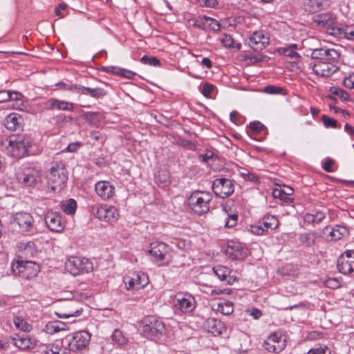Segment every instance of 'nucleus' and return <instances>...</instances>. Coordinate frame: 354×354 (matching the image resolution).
Wrapping results in <instances>:
<instances>
[{"instance_id":"13d9d810","label":"nucleus","mask_w":354,"mask_h":354,"mask_svg":"<svg viewBox=\"0 0 354 354\" xmlns=\"http://www.w3.org/2000/svg\"><path fill=\"white\" fill-rule=\"evenodd\" d=\"M307 354H330L329 349L325 346L324 348L319 347L310 349Z\"/></svg>"},{"instance_id":"4d7b16f0","label":"nucleus","mask_w":354,"mask_h":354,"mask_svg":"<svg viewBox=\"0 0 354 354\" xmlns=\"http://www.w3.org/2000/svg\"><path fill=\"white\" fill-rule=\"evenodd\" d=\"M267 94L283 95V88L275 85L267 86Z\"/></svg>"},{"instance_id":"b1692460","label":"nucleus","mask_w":354,"mask_h":354,"mask_svg":"<svg viewBox=\"0 0 354 354\" xmlns=\"http://www.w3.org/2000/svg\"><path fill=\"white\" fill-rule=\"evenodd\" d=\"M249 46L255 52H261L266 48V38L263 32H254L249 38Z\"/></svg>"},{"instance_id":"a211bd4d","label":"nucleus","mask_w":354,"mask_h":354,"mask_svg":"<svg viewBox=\"0 0 354 354\" xmlns=\"http://www.w3.org/2000/svg\"><path fill=\"white\" fill-rule=\"evenodd\" d=\"M336 62L330 60L318 61L313 64V71L315 74L322 77L330 76L338 69L335 65Z\"/></svg>"},{"instance_id":"2eb2a0df","label":"nucleus","mask_w":354,"mask_h":354,"mask_svg":"<svg viewBox=\"0 0 354 354\" xmlns=\"http://www.w3.org/2000/svg\"><path fill=\"white\" fill-rule=\"evenodd\" d=\"M286 347V341L281 331H276L267 337V351L278 353Z\"/></svg>"},{"instance_id":"412c9836","label":"nucleus","mask_w":354,"mask_h":354,"mask_svg":"<svg viewBox=\"0 0 354 354\" xmlns=\"http://www.w3.org/2000/svg\"><path fill=\"white\" fill-rule=\"evenodd\" d=\"M14 223H17L21 231L28 232L33 226V218L27 212H18L15 215Z\"/></svg>"},{"instance_id":"c85d7f7f","label":"nucleus","mask_w":354,"mask_h":354,"mask_svg":"<svg viewBox=\"0 0 354 354\" xmlns=\"http://www.w3.org/2000/svg\"><path fill=\"white\" fill-rule=\"evenodd\" d=\"M330 34L339 38L354 40V26L332 27Z\"/></svg>"},{"instance_id":"052dcab7","label":"nucleus","mask_w":354,"mask_h":354,"mask_svg":"<svg viewBox=\"0 0 354 354\" xmlns=\"http://www.w3.org/2000/svg\"><path fill=\"white\" fill-rule=\"evenodd\" d=\"M343 84L346 88L354 89V77L353 74L345 77L344 79Z\"/></svg>"},{"instance_id":"7ed1b4c3","label":"nucleus","mask_w":354,"mask_h":354,"mask_svg":"<svg viewBox=\"0 0 354 354\" xmlns=\"http://www.w3.org/2000/svg\"><path fill=\"white\" fill-rule=\"evenodd\" d=\"M153 262L158 266H166L172 261L170 247L162 242H153L149 245L148 251Z\"/></svg>"},{"instance_id":"58836bf2","label":"nucleus","mask_w":354,"mask_h":354,"mask_svg":"<svg viewBox=\"0 0 354 354\" xmlns=\"http://www.w3.org/2000/svg\"><path fill=\"white\" fill-rule=\"evenodd\" d=\"M212 308L225 315H229L234 311L233 304L230 301L216 302L212 305Z\"/></svg>"},{"instance_id":"dca6fc26","label":"nucleus","mask_w":354,"mask_h":354,"mask_svg":"<svg viewBox=\"0 0 354 354\" xmlns=\"http://www.w3.org/2000/svg\"><path fill=\"white\" fill-rule=\"evenodd\" d=\"M8 343L12 344L19 350L32 349L36 346V341L28 335H15L8 338Z\"/></svg>"},{"instance_id":"7c9ffc66","label":"nucleus","mask_w":354,"mask_h":354,"mask_svg":"<svg viewBox=\"0 0 354 354\" xmlns=\"http://www.w3.org/2000/svg\"><path fill=\"white\" fill-rule=\"evenodd\" d=\"M329 231L328 239L330 241H338L348 234V229L340 225H337L334 227H330L326 226L325 227L326 231Z\"/></svg>"},{"instance_id":"9b49d317","label":"nucleus","mask_w":354,"mask_h":354,"mask_svg":"<svg viewBox=\"0 0 354 354\" xmlns=\"http://www.w3.org/2000/svg\"><path fill=\"white\" fill-rule=\"evenodd\" d=\"M93 212L98 219L106 222H115L119 217L118 210L112 205H97L93 207Z\"/></svg>"},{"instance_id":"09e8293b","label":"nucleus","mask_w":354,"mask_h":354,"mask_svg":"<svg viewBox=\"0 0 354 354\" xmlns=\"http://www.w3.org/2000/svg\"><path fill=\"white\" fill-rule=\"evenodd\" d=\"M221 41L226 48L236 47L234 40L230 35H223L222 37L221 38Z\"/></svg>"},{"instance_id":"4468645a","label":"nucleus","mask_w":354,"mask_h":354,"mask_svg":"<svg viewBox=\"0 0 354 354\" xmlns=\"http://www.w3.org/2000/svg\"><path fill=\"white\" fill-rule=\"evenodd\" d=\"M337 267L338 270L344 274L353 272L354 271V251L348 250L339 256Z\"/></svg>"},{"instance_id":"aec40b11","label":"nucleus","mask_w":354,"mask_h":354,"mask_svg":"<svg viewBox=\"0 0 354 354\" xmlns=\"http://www.w3.org/2000/svg\"><path fill=\"white\" fill-rule=\"evenodd\" d=\"M204 327L208 333L214 336L223 334L226 330L225 325L223 322L214 317H209L204 322Z\"/></svg>"},{"instance_id":"ea45409f","label":"nucleus","mask_w":354,"mask_h":354,"mask_svg":"<svg viewBox=\"0 0 354 354\" xmlns=\"http://www.w3.org/2000/svg\"><path fill=\"white\" fill-rule=\"evenodd\" d=\"M46 330L48 333L54 334L62 330H65L66 324L62 322H50L46 324Z\"/></svg>"},{"instance_id":"37998d69","label":"nucleus","mask_w":354,"mask_h":354,"mask_svg":"<svg viewBox=\"0 0 354 354\" xmlns=\"http://www.w3.org/2000/svg\"><path fill=\"white\" fill-rule=\"evenodd\" d=\"M112 340L117 344L122 346L127 344V339L124 336L122 332L118 329H115L111 335Z\"/></svg>"},{"instance_id":"de8ad7c7","label":"nucleus","mask_w":354,"mask_h":354,"mask_svg":"<svg viewBox=\"0 0 354 354\" xmlns=\"http://www.w3.org/2000/svg\"><path fill=\"white\" fill-rule=\"evenodd\" d=\"M141 62L144 64H147L153 66H160V62L156 57H148L147 55H144L141 59Z\"/></svg>"},{"instance_id":"bb28decb","label":"nucleus","mask_w":354,"mask_h":354,"mask_svg":"<svg viewBox=\"0 0 354 354\" xmlns=\"http://www.w3.org/2000/svg\"><path fill=\"white\" fill-rule=\"evenodd\" d=\"M318 234L315 231H309L299 233L298 235V241L300 246L305 248H311L317 242Z\"/></svg>"},{"instance_id":"6ab92c4d","label":"nucleus","mask_w":354,"mask_h":354,"mask_svg":"<svg viewBox=\"0 0 354 354\" xmlns=\"http://www.w3.org/2000/svg\"><path fill=\"white\" fill-rule=\"evenodd\" d=\"M95 190L97 195L103 201H108L115 195V187L109 182L100 180L95 183Z\"/></svg>"},{"instance_id":"69168bd1","label":"nucleus","mask_w":354,"mask_h":354,"mask_svg":"<svg viewBox=\"0 0 354 354\" xmlns=\"http://www.w3.org/2000/svg\"><path fill=\"white\" fill-rule=\"evenodd\" d=\"M232 292V290L230 288H224V289H212L211 290V295H216L219 294H227L230 295Z\"/></svg>"},{"instance_id":"79ce46f5","label":"nucleus","mask_w":354,"mask_h":354,"mask_svg":"<svg viewBox=\"0 0 354 354\" xmlns=\"http://www.w3.org/2000/svg\"><path fill=\"white\" fill-rule=\"evenodd\" d=\"M77 208V203L74 199H69L62 205V209L67 214H73Z\"/></svg>"},{"instance_id":"a18cd8bd","label":"nucleus","mask_w":354,"mask_h":354,"mask_svg":"<svg viewBox=\"0 0 354 354\" xmlns=\"http://www.w3.org/2000/svg\"><path fill=\"white\" fill-rule=\"evenodd\" d=\"M216 90V86L209 83H205L201 89V93L207 98H212Z\"/></svg>"},{"instance_id":"e2e57ef3","label":"nucleus","mask_w":354,"mask_h":354,"mask_svg":"<svg viewBox=\"0 0 354 354\" xmlns=\"http://www.w3.org/2000/svg\"><path fill=\"white\" fill-rule=\"evenodd\" d=\"M12 96L11 91H0V103L10 100Z\"/></svg>"},{"instance_id":"603ef678","label":"nucleus","mask_w":354,"mask_h":354,"mask_svg":"<svg viewBox=\"0 0 354 354\" xmlns=\"http://www.w3.org/2000/svg\"><path fill=\"white\" fill-rule=\"evenodd\" d=\"M264 128V125L259 121H254L250 124L249 129L251 133L255 135L261 131Z\"/></svg>"},{"instance_id":"864d4df0","label":"nucleus","mask_w":354,"mask_h":354,"mask_svg":"<svg viewBox=\"0 0 354 354\" xmlns=\"http://www.w3.org/2000/svg\"><path fill=\"white\" fill-rule=\"evenodd\" d=\"M279 225V221L276 216L267 214V230H274Z\"/></svg>"},{"instance_id":"0eeeda50","label":"nucleus","mask_w":354,"mask_h":354,"mask_svg":"<svg viewBox=\"0 0 354 354\" xmlns=\"http://www.w3.org/2000/svg\"><path fill=\"white\" fill-rule=\"evenodd\" d=\"M66 340L67 346L64 347L63 354H69L70 351L76 352L86 348L91 341V334L86 330H80Z\"/></svg>"},{"instance_id":"bf43d9fd","label":"nucleus","mask_w":354,"mask_h":354,"mask_svg":"<svg viewBox=\"0 0 354 354\" xmlns=\"http://www.w3.org/2000/svg\"><path fill=\"white\" fill-rule=\"evenodd\" d=\"M245 312L248 315L252 316L255 319L260 318L263 315L262 312L255 308L248 309Z\"/></svg>"},{"instance_id":"f8f14e48","label":"nucleus","mask_w":354,"mask_h":354,"mask_svg":"<svg viewBox=\"0 0 354 354\" xmlns=\"http://www.w3.org/2000/svg\"><path fill=\"white\" fill-rule=\"evenodd\" d=\"M212 187L214 193L222 198L230 196L234 191L232 180L225 178L215 179Z\"/></svg>"},{"instance_id":"ddd939ff","label":"nucleus","mask_w":354,"mask_h":354,"mask_svg":"<svg viewBox=\"0 0 354 354\" xmlns=\"http://www.w3.org/2000/svg\"><path fill=\"white\" fill-rule=\"evenodd\" d=\"M309 50L311 51L310 56L313 59L338 62L340 57L339 52L333 48H319L317 46H315L310 48Z\"/></svg>"},{"instance_id":"f3484780","label":"nucleus","mask_w":354,"mask_h":354,"mask_svg":"<svg viewBox=\"0 0 354 354\" xmlns=\"http://www.w3.org/2000/svg\"><path fill=\"white\" fill-rule=\"evenodd\" d=\"M45 223L47 227L55 232H61L65 227L61 214L53 211H48L46 214Z\"/></svg>"},{"instance_id":"3c124183","label":"nucleus","mask_w":354,"mask_h":354,"mask_svg":"<svg viewBox=\"0 0 354 354\" xmlns=\"http://www.w3.org/2000/svg\"><path fill=\"white\" fill-rule=\"evenodd\" d=\"M111 68H112L111 71H113V73L119 74V75H120L123 77H125L127 78H129V79L133 78L134 77V75H136L135 73H133L129 70H127V69L117 68L115 67H111Z\"/></svg>"},{"instance_id":"a878e982","label":"nucleus","mask_w":354,"mask_h":354,"mask_svg":"<svg viewBox=\"0 0 354 354\" xmlns=\"http://www.w3.org/2000/svg\"><path fill=\"white\" fill-rule=\"evenodd\" d=\"M297 48V45L292 44H290L286 47H281L276 49V51L279 55H283L286 56L290 59V61L293 63L299 64L300 63V60L301 57L300 55L295 51Z\"/></svg>"},{"instance_id":"393cba45","label":"nucleus","mask_w":354,"mask_h":354,"mask_svg":"<svg viewBox=\"0 0 354 354\" xmlns=\"http://www.w3.org/2000/svg\"><path fill=\"white\" fill-rule=\"evenodd\" d=\"M149 283L148 277L143 272L133 274L128 282L127 289L139 290L145 287Z\"/></svg>"},{"instance_id":"423d86ee","label":"nucleus","mask_w":354,"mask_h":354,"mask_svg":"<svg viewBox=\"0 0 354 354\" xmlns=\"http://www.w3.org/2000/svg\"><path fill=\"white\" fill-rule=\"evenodd\" d=\"M11 268L14 274L23 279H30L35 277L39 267L32 261L17 260L12 263Z\"/></svg>"},{"instance_id":"49530a36","label":"nucleus","mask_w":354,"mask_h":354,"mask_svg":"<svg viewBox=\"0 0 354 354\" xmlns=\"http://www.w3.org/2000/svg\"><path fill=\"white\" fill-rule=\"evenodd\" d=\"M264 227H266V221L261 223H256L250 226V232L254 235H262L264 232Z\"/></svg>"},{"instance_id":"4be33fe9","label":"nucleus","mask_w":354,"mask_h":354,"mask_svg":"<svg viewBox=\"0 0 354 354\" xmlns=\"http://www.w3.org/2000/svg\"><path fill=\"white\" fill-rule=\"evenodd\" d=\"M212 270L214 274L225 284L231 285L236 281V277L230 275L231 270L226 266L219 265L214 267Z\"/></svg>"},{"instance_id":"20e7f679","label":"nucleus","mask_w":354,"mask_h":354,"mask_svg":"<svg viewBox=\"0 0 354 354\" xmlns=\"http://www.w3.org/2000/svg\"><path fill=\"white\" fill-rule=\"evenodd\" d=\"M165 332V324L158 318L154 316H149L143 319L142 326L143 336L150 339L160 338L164 335Z\"/></svg>"},{"instance_id":"5701e85b","label":"nucleus","mask_w":354,"mask_h":354,"mask_svg":"<svg viewBox=\"0 0 354 354\" xmlns=\"http://www.w3.org/2000/svg\"><path fill=\"white\" fill-rule=\"evenodd\" d=\"M267 185H268L270 189H272V194L273 198H279L281 200L283 203L288 205H290L293 203V199L291 197L285 196V194L283 192H280L279 195L278 196L277 193L276 192H279L281 189V186L277 184L274 181L272 178L269 177L267 176Z\"/></svg>"},{"instance_id":"5fc2aeb1","label":"nucleus","mask_w":354,"mask_h":354,"mask_svg":"<svg viewBox=\"0 0 354 354\" xmlns=\"http://www.w3.org/2000/svg\"><path fill=\"white\" fill-rule=\"evenodd\" d=\"M238 216L236 214H228L225 221V227H232L237 223Z\"/></svg>"},{"instance_id":"c03bdc74","label":"nucleus","mask_w":354,"mask_h":354,"mask_svg":"<svg viewBox=\"0 0 354 354\" xmlns=\"http://www.w3.org/2000/svg\"><path fill=\"white\" fill-rule=\"evenodd\" d=\"M332 94L338 96L339 98L344 101H351V97L348 93L344 89L337 87H332L330 88Z\"/></svg>"},{"instance_id":"f03ea898","label":"nucleus","mask_w":354,"mask_h":354,"mask_svg":"<svg viewBox=\"0 0 354 354\" xmlns=\"http://www.w3.org/2000/svg\"><path fill=\"white\" fill-rule=\"evenodd\" d=\"M68 172L62 164L53 163L48 174V185L53 192L62 191L66 185Z\"/></svg>"},{"instance_id":"473e14b6","label":"nucleus","mask_w":354,"mask_h":354,"mask_svg":"<svg viewBox=\"0 0 354 354\" xmlns=\"http://www.w3.org/2000/svg\"><path fill=\"white\" fill-rule=\"evenodd\" d=\"M326 217V214L322 211L314 210L304 215L306 223L316 225L320 223Z\"/></svg>"},{"instance_id":"39448f33","label":"nucleus","mask_w":354,"mask_h":354,"mask_svg":"<svg viewBox=\"0 0 354 354\" xmlns=\"http://www.w3.org/2000/svg\"><path fill=\"white\" fill-rule=\"evenodd\" d=\"M65 268L72 275L77 276L91 272L93 265L87 258L70 257L65 262Z\"/></svg>"},{"instance_id":"680f3d73","label":"nucleus","mask_w":354,"mask_h":354,"mask_svg":"<svg viewBox=\"0 0 354 354\" xmlns=\"http://www.w3.org/2000/svg\"><path fill=\"white\" fill-rule=\"evenodd\" d=\"M82 313V309L76 310L75 311H71L68 313L58 314V316L61 318H68L70 317H77L80 316Z\"/></svg>"},{"instance_id":"72a5a7b5","label":"nucleus","mask_w":354,"mask_h":354,"mask_svg":"<svg viewBox=\"0 0 354 354\" xmlns=\"http://www.w3.org/2000/svg\"><path fill=\"white\" fill-rule=\"evenodd\" d=\"M12 322L16 328L19 330L29 333L32 330V325L21 316H15Z\"/></svg>"},{"instance_id":"2f4dec72","label":"nucleus","mask_w":354,"mask_h":354,"mask_svg":"<svg viewBox=\"0 0 354 354\" xmlns=\"http://www.w3.org/2000/svg\"><path fill=\"white\" fill-rule=\"evenodd\" d=\"M198 26L207 30L216 32L220 30V24L218 21L211 17H203L197 21Z\"/></svg>"},{"instance_id":"0e129e2a","label":"nucleus","mask_w":354,"mask_h":354,"mask_svg":"<svg viewBox=\"0 0 354 354\" xmlns=\"http://www.w3.org/2000/svg\"><path fill=\"white\" fill-rule=\"evenodd\" d=\"M281 189H280L279 192H276V193H277L278 196L279 195V193H281L280 192H283V194H285V196H287L289 197H291V196L294 193L293 189L289 186H286V185L281 186Z\"/></svg>"},{"instance_id":"6e6552de","label":"nucleus","mask_w":354,"mask_h":354,"mask_svg":"<svg viewBox=\"0 0 354 354\" xmlns=\"http://www.w3.org/2000/svg\"><path fill=\"white\" fill-rule=\"evenodd\" d=\"M16 177L19 183L31 187L40 181L41 171L34 167L19 168L16 173Z\"/></svg>"},{"instance_id":"9d476101","label":"nucleus","mask_w":354,"mask_h":354,"mask_svg":"<svg viewBox=\"0 0 354 354\" xmlns=\"http://www.w3.org/2000/svg\"><path fill=\"white\" fill-rule=\"evenodd\" d=\"M174 307L182 313H190L196 307L195 298L188 292H178L174 299Z\"/></svg>"},{"instance_id":"a19ab883","label":"nucleus","mask_w":354,"mask_h":354,"mask_svg":"<svg viewBox=\"0 0 354 354\" xmlns=\"http://www.w3.org/2000/svg\"><path fill=\"white\" fill-rule=\"evenodd\" d=\"M19 126L18 118L15 113L8 115L5 120V127L10 130L15 131Z\"/></svg>"},{"instance_id":"8fccbe9b","label":"nucleus","mask_w":354,"mask_h":354,"mask_svg":"<svg viewBox=\"0 0 354 354\" xmlns=\"http://www.w3.org/2000/svg\"><path fill=\"white\" fill-rule=\"evenodd\" d=\"M322 122L326 128H337L338 127L337 121L333 118L324 115H322Z\"/></svg>"},{"instance_id":"f257e3e1","label":"nucleus","mask_w":354,"mask_h":354,"mask_svg":"<svg viewBox=\"0 0 354 354\" xmlns=\"http://www.w3.org/2000/svg\"><path fill=\"white\" fill-rule=\"evenodd\" d=\"M212 195L206 191L196 190L187 198V205L198 215L207 213L210 208Z\"/></svg>"},{"instance_id":"e433bc0d","label":"nucleus","mask_w":354,"mask_h":354,"mask_svg":"<svg viewBox=\"0 0 354 354\" xmlns=\"http://www.w3.org/2000/svg\"><path fill=\"white\" fill-rule=\"evenodd\" d=\"M62 346V342L56 341L53 344L44 345L42 351L45 354H63L64 348Z\"/></svg>"},{"instance_id":"1a4fd4ad","label":"nucleus","mask_w":354,"mask_h":354,"mask_svg":"<svg viewBox=\"0 0 354 354\" xmlns=\"http://www.w3.org/2000/svg\"><path fill=\"white\" fill-rule=\"evenodd\" d=\"M28 145V140L23 136H12L9 138L8 151L12 157L21 158L27 153Z\"/></svg>"},{"instance_id":"c756f323","label":"nucleus","mask_w":354,"mask_h":354,"mask_svg":"<svg viewBox=\"0 0 354 354\" xmlns=\"http://www.w3.org/2000/svg\"><path fill=\"white\" fill-rule=\"evenodd\" d=\"M48 103L50 110L73 111L75 109L73 103L56 98L49 99Z\"/></svg>"},{"instance_id":"c9c22d12","label":"nucleus","mask_w":354,"mask_h":354,"mask_svg":"<svg viewBox=\"0 0 354 354\" xmlns=\"http://www.w3.org/2000/svg\"><path fill=\"white\" fill-rule=\"evenodd\" d=\"M328 4V0H308L306 10L310 12H315L325 8Z\"/></svg>"},{"instance_id":"4c0bfd02","label":"nucleus","mask_w":354,"mask_h":354,"mask_svg":"<svg viewBox=\"0 0 354 354\" xmlns=\"http://www.w3.org/2000/svg\"><path fill=\"white\" fill-rule=\"evenodd\" d=\"M226 254L231 257L232 259H243L245 256V252L239 245H228L226 249Z\"/></svg>"},{"instance_id":"f704fd0d","label":"nucleus","mask_w":354,"mask_h":354,"mask_svg":"<svg viewBox=\"0 0 354 354\" xmlns=\"http://www.w3.org/2000/svg\"><path fill=\"white\" fill-rule=\"evenodd\" d=\"M83 95H88L94 98H100L106 95V92L101 88H90L80 86V90Z\"/></svg>"},{"instance_id":"cd10ccee","label":"nucleus","mask_w":354,"mask_h":354,"mask_svg":"<svg viewBox=\"0 0 354 354\" xmlns=\"http://www.w3.org/2000/svg\"><path fill=\"white\" fill-rule=\"evenodd\" d=\"M335 19L330 12H324L313 17V23L320 28H330L335 24Z\"/></svg>"},{"instance_id":"338daca9","label":"nucleus","mask_w":354,"mask_h":354,"mask_svg":"<svg viewBox=\"0 0 354 354\" xmlns=\"http://www.w3.org/2000/svg\"><path fill=\"white\" fill-rule=\"evenodd\" d=\"M199 3L202 6L214 8L217 4L216 0H198Z\"/></svg>"},{"instance_id":"6e6d98bb","label":"nucleus","mask_w":354,"mask_h":354,"mask_svg":"<svg viewBox=\"0 0 354 354\" xmlns=\"http://www.w3.org/2000/svg\"><path fill=\"white\" fill-rule=\"evenodd\" d=\"M57 86L62 89V90H67V91H73V90H80V84H66L64 82H59L57 84Z\"/></svg>"},{"instance_id":"774afa93","label":"nucleus","mask_w":354,"mask_h":354,"mask_svg":"<svg viewBox=\"0 0 354 354\" xmlns=\"http://www.w3.org/2000/svg\"><path fill=\"white\" fill-rule=\"evenodd\" d=\"M334 164L333 160L330 158H327L323 165V169L324 171L327 172L333 171L332 165Z\"/></svg>"}]
</instances>
